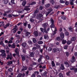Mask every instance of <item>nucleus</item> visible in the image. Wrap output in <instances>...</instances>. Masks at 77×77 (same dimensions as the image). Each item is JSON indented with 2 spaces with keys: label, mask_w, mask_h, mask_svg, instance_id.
<instances>
[{
  "label": "nucleus",
  "mask_w": 77,
  "mask_h": 77,
  "mask_svg": "<svg viewBox=\"0 0 77 77\" xmlns=\"http://www.w3.org/2000/svg\"><path fill=\"white\" fill-rule=\"evenodd\" d=\"M51 24L50 25L51 28H54L55 27V25H54V20L52 18H51Z\"/></svg>",
  "instance_id": "nucleus-1"
},
{
  "label": "nucleus",
  "mask_w": 77,
  "mask_h": 77,
  "mask_svg": "<svg viewBox=\"0 0 77 77\" xmlns=\"http://www.w3.org/2000/svg\"><path fill=\"white\" fill-rule=\"evenodd\" d=\"M12 55L11 53H10V55L9 54H8L7 55V57L6 58V59L7 60H9V59L10 60H12Z\"/></svg>",
  "instance_id": "nucleus-2"
},
{
  "label": "nucleus",
  "mask_w": 77,
  "mask_h": 77,
  "mask_svg": "<svg viewBox=\"0 0 77 77\" xmlns=\"http://www.w3.org/2000/svg\"><path fill=\"white\" fill-rule=\"evenodd\" d=\"M42 17V14H39L37 15L36 18L37 19L40 20V19H41V18Z\"/></svg>",
  "instance_id": "nucleus-3"
},
{
  "label": "nucleus",
  "mask_w": 77,
  "mask_h": 77,
  "mask_svg": "<svg viewBox=\"0 0 77 77\" xmlns=\"http://www.w3.org/2000/svg\"><path fill=\"white\" fill-rule=\"evenodd\" d=\"M25 76V74L24 73H23L22 74V73H20L17 75V77H23Z\"/></svg>",
  "instance_id": "nucleus-4"
},
{
  "label": "nucleus",
  "mask_w": 77,
  "mask_h": 77,
  "mask_svg": "<svg viewBox=\"0 0 77 77\" xmlns=\"http://www.w3.org/2000/svg\"><path fill=\"white\" fill-rule=\"evenodd\" d=\"M43 57V56H42V55H40V58L38 59V63H40V62H41V61H42V58Z\"/></svg>",
  "instance_id": "nucleus-5"
},
{
  "label": "nucleus",
  "mask_w": 77,
  "mask_h": 77,
  "mask_svg": "<svg viewBox=\"0 0 77 77\" xmlns=\"http://www.w3.org/2000/svg\"><path fill=\"white\" fill-rule=\"evenodd\" d=\"M47 26H48V23H45L42 25V27H44V29H46Z\"/></svg>",
  "instance_id": "nucleus-6"
},
{
  "label": "nucleus",
  "mask_w": 77,
  "mask_h": 77,
  "mask_svg": "<svg viewBox=\"0 0 77 77\" xmlns=\"http://www.w3.org/2000/svg\"><path fill=\"white\" fill-rule=\"evenodd\" d=\"M64 63L66 65V66L67 68L70 67L71 66L70 65V64H69V63H68V62H64Z\"/></svg>",
  "instance_id": "nucleus-7"
},
{
  "label": "nucleus",
  "mask_w": 77,
  "mask_h": 77,
  "mask_svg": "<svg viewBox=\"0 0 77 77\" xmlns=\"http://www.w3.org/2000/svg\"><path fill=\"white\" fill-rule=\"evenodd\" d=\"M21 45L23 48H25L26 46L27 45V43L26 42H23L22 44Z\"/></svg>",
  "instance_id": "nucleus-8"
},
{
  "label": "nucleus",
  "mask_w": 77,
  "mask_h": 77,
  "mask_svg": "<svg viewBox=\"0 0 77 77\" xmlns=\"http://www.w3.org/2000/svg\"><path fill=\"white\" fill-rule=\"evenodd\" d=\"M13 63V61H10L9 62H8L7 64L8 66H10V65H12Z\"/></svg>",
  "instance_id": "nucleus-9"
},
{
  "label": "nucleus",
  "mask_w": 77,
  "mask_h": 77,
  "mask_svg": "<svg viewBox=\"0 0 77 77\" xmlns=\"http://www.w3.org/2000/svg\"><path fill=\"white\" fill-rule=\"evenodd\" d=\"M75 1V0H70V4L71 5H73L74 6V3H73Z\"/></svg>",
  "instance_id": "nucleus-10"
},
{
  "label": "nucleus",
  "mask_w": 77,
  "mask_h": 77,
  "mask_svg": "<svg viewBox=\"0 0 77 77\" xmlns=\"http://www.w3.org/2000/svg\"><path fill=\"white\" fill-rule=\"evenodd\" d=\"M60 69H62V70H64V69H65V67H64V65H63V64H61Z\"/></svg>",
  "instance_id": "nucleus-11"
},
{
  "label": "nucleus",
  "mask_w": 77,
  "mask_h": 77,
  "mask_svg": "<svg viewBox=\"0 0 77 77\" xmlns=\"http://www.w3.org/2000/svg\"><path fill=\"white\" fill-rule=\"evenodd\" d=\"M34 35L35 36L37 37L38 36V32L37 31H35L34 32Z\"/></svg>",
  "instance_id": "nucleus-12"
},
{
  "label": "nucleus",
  "mask_w": 77,
  "mask_h": 77,
  "mask_svg": "<svg viewBox=\"0 0 77 77\" xmlns=\"http://www.w3.org/2000/svg\"><path fill=\"white\" fill-rule=\"evenodd\" d=\"M75 60V57L74 56L72 57V59L71 60V62L73 63L74 62Z\"/></svg>",
  "instance_id": "nucleus-13"
},
{
  "label": "nucleus",
  "mask_w": 77,
  "mask_h": 77,
  "mask_svg": "<svg viewBox=\"0 0 77 77\" xmlns=\"http://www.w3.org/2000/svg\"><path fill=\"white\" fill-rule=\"evenodd\" d=\"M76 40V37H73L71 38V41L72 42L75 41Z\"/></svg>",
  "instance_id": "nucleus-14"
},
{
  "label": "nucleus",
  "mask_w": 77,
  "mask_h": 77,
  "mask_svg": "<svg viewBox=\"0 0 77 77\" xmlns=\"http://www.w3.org/2000/svg\"><path fill=\"white\" fill-rule=\"evenodd\" d=\"M21 57H22V60L24 61L26 60V57L23 55H21Z\"/></svg>",
  "instance_id": "nucleus-15"
},
{
  "label": "nucleus",
  "mask_w": 77,
  "mask_h": 77,
  "mask_svg": "<svg viewBox=\"0 0 77 77\" xmlns=\"http://www.w3.org/2000/svg\"><path fill=\"white\" fill-rule=\"evenodd\" d=\"M60 36L61 37V38H64L65 35H64V34L62 32L60 33Z\"/></svg>",
  "instance_id": "nucleus-16"
},
{
  "label": "nucleus",
  "mask_w": 77,
  "mask_h": 77,
  "mask_svg": "<svg viewBox=\"0 0 77 77\" xmlns=\"http://www.w3.org/2000/svg\"><path fill=\"white\" fill-rule=\"evenodd\" d=\"M55 30L53 32V35H54L55 34H56V32L57 31V28L56 27L55 28Z\"/></svg>",
  "instance_id": "nucleus-17"
},
{
  "label": "nucleus",
  "mask_w": 77,
  "mask_h": 77,
  "mask_svg": "<svg viewBox=\"0 0 77 77\" xmlns=\"http://www.w3.org/2000/svg\"><path fill=\"white\" fill-rule=\"evenodd\" d=\"M28 44L29 45H32V42L31 40H29L28 41Z\"/></svg>",
  "instance_id": "nucleus-18"
},
{
  "label": "nucleus",
  "mask_w": 77,
  "mask_h": 77,
  "mask_svg": "<svg viewBox=\"0 0 77 77\" xmlns=\"http://www.w3.org/2000/svg\"><path fill=\"white\" fill-rule=\"evenodd\" d=\"M15 47H16V46H15V43H14L11 45V48H15Z\"/></svg>",
  "instance_id": "nucleus-19"
},
{
  "label": "nucleus",
  "mask_w": 77,
  "mask_h": 77,
  "mask_svg": "<svg viewBox=\"0 0 77 77\" xmlns=\"http://www.w3.org/2000/svg\"><path fill=\"white\" fill-rule=\"evenodd\" d=\"M48 12L49 13V14H50L53 11V9L51 8H49L48 9Z\"/></svg>",
  "instance_id": "nucleus-20"
},
{
  "label": "nucleus",
  "mask_w": 77,
  "mask_h": 77,
  "mask_svg": "<svg viewBox=\"0 0 77 77\" xmlns=\"http://www.w3.org/2000/svg\"><path fill=\"white\" fill-rule=\"evenodd\" d=\"M26 1H24L22 3V5L23 6H25L26 4Z\"/></svg>",
  "instance_id": "nucleus-21"
},
{
  "label": "nucleus",
  "mask_w": 77,
  "mask_h": 77,
  "mask_svg": "<svg viewBox=\"0 0 77 77\" xmlns=\"http://www.w3.org/2000/svg\"><path fill=\"white\" fill-rule=\"evenodd\" d=\"M30 33H31L30 32H27L26 33V34H25L26 36H28L29 35H30Z\"/></svg>",
  "instance_id": "nucleus-22"
},
{
  "label": "nucleus",
  "mask_w": 77,
  "mask_h": 77,
  "mask_svg": "<svg viewBox=\"0 0 77 77\" xmlns=\"http://www.w3.org/2000/svg\"><path fill=\"white\" fill-rule=\"evenodd\" d=\"M29 56H30V57H34V54H33V53L31 52L30 53Z\"/></svg>",
  "instance_id": "nucleus-23"
},
{
  "label": "nucleus",
  "mask_w": 77,
  "mask_h": 77,
  "mask_svg": "<svg viewBox=\"0 0 77 77\" xmlns=\"http://www.w3.org/2000/svg\"><path fill=\"white\" fill-rule=\"evenodd\" d=\"M66 43V40H63L62 41V44H65Z\"/></svg>",
  "instance_id": "nucleus-24"
},
{
  "label": "nucleus",
  "mask_w": 77,
  "mask_h": 77,
  "mask_svg": "<svg viewBox=\"0 0 77 77\" xmlns=\"http://www.w3.org/2000/svg\"><path fill=\"white\" fill-rule=\"evenodd\" d=\"M72 43V41H71L68 40L67 42V44L68 45H69Z\"/></svg>",
  "instance_id": "nucleus-25"
},
{
  "label": "nucleus",
  "mask_w": 77,
  "mask_h": 77,
  "mask_svg": "<svg viewBox=\"0 0 77 77\" xmlns=\"http://www.w3.org/2000/svg\"><path fill=\"white\" fill-rule=\"evenodd\" d=\"M53 53H56L57 52V50L55 48H53Z\"/></svg>",
  "instance_id": "nucleus-26"
},
{
  "label": "nucleus",
  "mask_w": 77,
  "mask_h": 77,
  "mask_svg": "<svg viewBox=\"0 0 77 77\" xmlns=\"http://www.w3.org/2000/svg\"><path fill=\"white\" fill-rule=\"evenodd\" d=\"M37 41L36 40V39H35V38H33L32 39V42L34 43H36V42Z\"/></svg>",
  "instance_id": "nucleus-27"
},
{
  "label": "nucleus",
  "mask_w": 77,
  "mask_h": 77,
  "mask_svg": "<svg viewBox=\"0 0 77 77\" xmlns=\"http://www.w3.org/2000/svg\"><path fill=\"white\" fill-rule=\"evenodd\" d=\"M62 19L63 20H66V17L65 16H62L61 17Z\"/></svg>",
  "instance_id": "nucleus-28"
},
{
  "label": "nucleus",
  "mask_w": 77,
  "mask_h": 77,
  "mask_svg": "<svg viewBox=\"0 0 77 77\" xmlns=\"http://www.w3.org/2000/svg\"><path fill=\"white\" fill-rule=\"evenodd\" d=\"M2 47H5V45L4 44V43L3 44V41H1L0 42V45H2Z\"/></svg>",
  "instance_id": "nucleus-29"
},
{
  "label": "nucleus",
  "mask_w": 77,
  "mask_h": 77,
  "mask_svg": "<svg viewBox=\"0 0 77 77\" xmlns=\"http://www.w3.org/2000/svg\"><path fill=\"white\" fill-rule=\"evenodd\" d=\"M60 7V5H56L54 6V8L55 9H58Z\"/></svg>",
  "instance_id": "nucleus-30"
},
{
  "label": "nucleus",
  "mask_w": 77,
  "mask_h": 77,
  "mask_svg": "<svg viewBox=\"0 0 77 77\" xmlns=\"http://www.w3.org/2000/svg\"><path fill=\"white\" fill-rule=\"evenodd\" d=\"M29 21H30V22H31V23H33V22H34L35 20L32 19V18H31L29 20Z\"/></svg>",
  "instance_id": "nucleus-31"
},
{
  "label": "nucleus",
  "mask_w": 77,
  "mask_h": 77,
  "mask_svg": "<svg viewBox=\"0 0 77 77\" xmlns=\"http://www.w3.org/2000/svg\"><path fill=\"white\" fill-rule=\"evenodd\" d=\"M36 3L35 2H33L31 3V5H36Z\"/></svg>",
  "instance_id": "nucleus-32"
},
{
  "label": "nucleus",
  "mask_w": 77,
  "mask_h": 77,
  "mask_svg": "<svg viewBox=\"0 0 77 77\" xmlns=\"http://www.w3.org/2000/svg\"><path fill=\"white\" fill-rule=\"evenodd\" d=\"M40 29L42 32H43V33H44V30H45V29H43L42 28H40Z\"/></svg>",
  "instance_id": "nucleus-33"
},
{
  "label": "nucleus",
  "mask_w": 77,
  "mask_h": 77,
  "mask_svg": "<svg viewBox=\"0 0 77 77\" xmlns=\"http://www.w3.org/2000/svg\"><path fill=\"white\" fill-rule=\"evenodd\" d=\"M75 68V67H73V66H72L70 68V69L71 71H74V70Z\"/></svg>",
  "instance_id": "nucleus-34"
},
{
  "label": "nucleus",
  "mask_w": 77,
  "mask_h": 77,
  "mask_svg": "<svg viewBox=\"0 0 77 77\" xmlns=\"http://www.w3.org/2000/svg\"><path fill=\"white\" fill-rule=\"evenodd\" d=\"M8 2H9V1H8V0H4L5 4H7V3H8Z\"/></svg>",
  "instance_id": "nucleus-35"
},
{
  "label": "nucleus",
  "mask_w": 77,
  "mask_h": 77,
  "mask_svg": "<svg viewBox=\"0 0 77 77\" xmlns=\"http://www.w3.org/2000/svg\"><path fill=\"white\" fill-rule=\"evenodd\" d=\"M43 42L42 41H39L38 42V44H43Z\"/></svg>",
  "instance_id": "nucleus-36"
},
{
  "label": "nucleus",
  "mask_w": 77,
  "mask_h": 77,
  "mask_svg": "<svg viewBox=\"0 0 77 77\" xmlns=\"http://www.w3.org/2000/svg\"><path fill=\"white\" fill-rule=\"evenodd\" d=\"M0 52L2 53H5V51L4 50H2L1 51L0 50Z\"/></svg>",
  "instance_id": "nucleus-37"
},
{
  "label": "nucleus",
  "mask_w": 77,
  "mask_h": 77,
  "mask_svg": "<svg viewBox=\"0 0 77 77\" xmlns=\"http://www.w3.org/2000/svg\"><path fill=\"white\" fill-rule=\"evenodd\" d=\"M59 77H63V74L61 73H60L59 74Z\"/></svg>",
  "instance_id": "nucleus-38"
},
{
  "label": "nucleus",
  "mask_w": 77,
  "mask_h": 77,
  "mask_svg": "<svg viewBox=\"0 0 77 77\" xmlns=\"http://www.w3.org/2000/svg\"><path fill=\"white\" fill-rule=\"evenodd\" d=\"M69 32H65V35H66V36H68V35H69Z\"/></svg>",
  "instance_id": "nucleus-39"
},
{
  "label": "nucleus",
  "mask_w": 77,
  "mask_h": 77,
  "mask_svg": "<svg viewBox=\"0 0 77 77\" xmlns=\"http://www.w3.org/2000/svg\"><path fill=\"white\" fill-rule=\"evenodd\" d=\"M52 50V48L49 47L48 49V51H51Z\"/></svg>",
  "instance_id": "nucleus-40"
},
{
  "label": "nucleus",
  "mask_w": 77,
  "mask_h": 77,
  "mask_svg": "<svg viewBox=\"0 0 77 77\" xmlns=\"http://www.w3.org/2000/svg\"><path fill=\"white\" fill-rule=\"evenodd\" d=\"M45 7H46V8H48L50 6V4H46L45 5Z\"/></svg>",
  "instance_id": "nucleus-41"
},
{
  "label": "nucleus",
  "mask_w": 77,
  "mask_h": 77,
  "mask_svg": "<svg viewBox=\"0 0 77 77\" xmlns=\"http://www.w3.org/2000/svg\"><path fill=\"white\" fill-rule=\"evenodd\" d=\"M70 72H71L69 71L68 72H67L66 73V75H68V76H69V74H70Z\"/></svg>",
  "instance_id": "nucleus-42"
},
{
  "label": "nucleus",
  "mask_w": 77,
  "mask_h": 77,
  "mask_svg": "<svg viewBox=\"0 0 77 77\" xmlns=\"http://www.w3.org/2000/svg\"><path fill=\"white\" fill-rule=\"evenodd\" d=\"M56 39L57 41H60V37H57Z\"/></svg>",
  "instance_id": "nucleus-43"
},
{
  "label": "nucleus",
  "mask_w": 77,
  "mask_h": 77,
  "mask_svg": "<svg viewBox=\"0 0 77 77\" xmlns=\"http://www.w3.org/2000/svg\"><path fill=\"white\" fill-rule=\"evenodd\" d=\"M1 56H6V54L5 53H2V54H1Z\"/></svg>",
  "instance_id": "nucleus-44"
},
{
  "label": "nucleus",
  "mask_w": 77,
  "mask_h": 77,
  "mask_svg": "<svg viewBox=\"0 0 77 77\" xmlns=\"http://www.w3.org/2000/svg\"><path fill=\"white\" fill-rule=\"evenodd\" d=\"M44 8L43 6H40L39 7V9L40 10H41V11H42V9Z\"/></svg>",
  "instance_id": "nucleus-45"
},
{
  "label": "nucleus",
  "mask_w": 77,
  "mask_h": 77,
  "mask_svg": "<svg viewBox=\"0 0 77 77\" xmlns=\"http://www.w3.org/2000/svg\"><path fill=\"white\" fill-rule=\"evenodd\" d=\"M27 68L26 67H23V69H22V71L23 70H27Z\"/></svg>",
  "instance_id": "nucleus-46"
},
{
  "label": "nucleus",
  "mask_w": 77,
  "mask_h": 77,
  "mask_svg": "<svg viewBox=\"0 0 77 77\" xmlns=\"http://www.w3.org/2000/svg\"><path fill=\"white\" fill-rule=\"evenodd\" d=\"M14 2H15V0H11V2L12 4H15Z\"/></svg>",
  "instance_id": "nucleus-47"
},
{
  "label": "nucleus",
  "mask_w": 77,
  "mask_h": 77,
  "mask_svg": "<svg viewBox=\"0 0 77 77\" xmlns=\"http://www.w3.org/2000/svg\"><path fill=\"white\" fill-rule=\"evenodd\" d=\"M47 72H45L43 73V75L45 77H47Z\"/></svg>",
  "instance_id": "nucleus-48"
},
{
  "label": "nucleus",
  "mask_w": 77,
  "mask_h": 77,
  "mask_svg": "<svg viewBox=\"0 0 77 77\" xmlns=\"http://www.w3.org/2000/svg\"><path fill=\"white\" fill-rule=\"evenodd\" d=\"M13 70L12 68H10L8 69V71H9V72H12Z\"/></svg>",
  "instance_id": "nucleus-49"
},
{
  "label": "nucleus",
  "mask_w": 77,
  "mask_h": 77,
  "mask_svg": "<svg viewBox=\"0 0 77 77\" xmlns=\"http://www.w3.org/2000/svg\"><path fill=\"white\" fill-rule=\"evenodd\" d=\"M51 64L53 66H55V64H54V61H52Z\"/></svg>",
  "instance_id": "nucleus-50"
},
{
  "label": "nucleus",
  "mask_w": 77,
  "mask_h": 77,
  "mask_svg": "<svg viewBox=\"0 0 77 77\" xmlns=\"http://www.w3.org/2000/svg\"><path fill=\"white\" fill-rule=\"evenodd\" d=\"M66 55L67 57H68V56H69V52H66Z\"/></svg>",
  "instance_id": "nucleus-51"
},
{
  "label": "nucleus",
  "mask_w": 77,
  "mask_h": 77,
  "mask_svg": "<svg viewBox=\"0 0 77 77\" xmlns=\"http://www.w3.org/2000/svg\"><path fill=\"white\" fill-rule=\"evenodd\" d=\"M17 30H18V29L17 28L16 29H15V30H14L13 32V33H16V32H17Z\"/></svg>",
  "instance_id": "nucleus-52"
},
{
  "label": "nucleus",
  "mask_w": 77,
  "mask_h": 77,
  "mask_svg": "<svg viewBox=\"0 0 77 77\" xmlns=\"http://www.w3.org/2000/svg\"><path fill=\"white\" fill-rule=\"evenodd\" d=\"M25 10L26 11H30V8H25Z\"/></svg>",
  "instance_id": "nucleus-53"
},
{
  "label": "nucleus",
  "mask_w": 77,
  "mask_h": 77,
  "mask_svg": "<svg viewBox=\"0 0 77 77\" xmlns=\"http://www.w3.org/2000/svg\"><path fill=\"white\" fill-rule=\"evenodd\" d=\"M60 3H65V1L63 0H60Z\"/></svg>",
  "instance_id": "nucleus-54"
},
{
  "label": "nucleus",
  "mask_w": 77,
  "mask_h": 77,
  "mask_svg": "<svg viewBox=\"0 0 77 77\" xmlns=\"http://www.w3.org/2000/svg\"><path fill=\"white\" fill-rule=\"evenodd\" d=\"M8 17L9 18H11V17H12V15L11 14H9L8 15Z\"/></svg>",
  "instance_id": "nucleus-55"
},
{
  "label": "nucleus",
  "mask_w": 77,
  "mask_h": 77,
  "mask_svg": "<svg viewBox=\"0 0 77 77\" xmlns=\"http://www.w3.org/2000/svg\"><path fill=\"white\" fill-rule=\"evenodd\" d=\"M51 3L52 4V5H54V1L53 0H51Z\"/></svg>",
  "instance_id": "nucleus-56"
},
{
  "label": "nucleus",
  "mask_w": 77,
  "mask_h": 77,
  "mask_svg": "<svg viewBox=\"0 0 77 77\" xmlns=\"http://www.w3.org/2000/svg\"><path fill=\"white\" fill-rule=\"evenodd\" d=\"M74 72L75 73L77 72V68H75V69H74Z\"/></svg>",
  "instance_id": "nucleus-57"
},
{
  "label": "nucleus",
  "mask_w": 77,
  "mask_h": 77,
  "mask_svg": "<svg viewBox=\"0 0 77 77\" xmlns=\"http://www.w3.org/2000/svg\"><path fill=\"white\" fill-rule=\"evenodd\" d=\"M48 38V36H47L46 35H44V38L45 39H47V38Z\"/></svg>",
  "instance_id": "nucleus-58"
},
{
  "label": "nucleus",
  "mask_w": 77,
  "mask_h": 77,
  "mask_svg": "<svg viewBox=\"0 0 77 77\" xmlns=\"http://www.w3.org/2000/svg\"><path fill=\"white\" fill-rule=\"evenodd\" d=\"M32 50L33 51H35V50H36V47H34L32 48Z\"/></svg>",
  "instance_id": "nucleus-59"
},
{
  "label": "nucleus",
  "mask_w": 77,
  "mask_h": 77,
  "mask_svg": "<svg viewBox=\"0 0 77 77\" xmlns=\"http://www.w3.org/2000/svg\"><path fill=\"white\" fill-rule=\"evenodd\" d=\"M23 52L24 53H26V50L25 49H23Z\"/></svg>",
  "instance_id": "nucleus-60"
},
{
  "label": "nucleus",
  "mask_w": 77,
  "mask_h": 77,
  "mask_svg": "<svg viewBox=\"0 0 77 77\" xmlns=\"http://www.w3.org/2000/svg\"><path fill=\"white\" fill-rule=\"evenodd\" d=\"M27 21H26V23L23 24V26H27Z\"/></svg>",
  "instance_id": "nucleus-61"
},
{
  "label": "nucleus",
  "mask_w": 77,
  "mask_h": 77,
  "mask_svg": "<svg viewBox=\"0 0 77 77\" xmlns=\"http://www.w3.org/2000/svg\"><path fill=\"white\" fill-rule=\"evenodd\" d=\"M12 16L14 17H17L18 16V15L15 14H12Z\"/></svg>",
  "instance_id": "nucleus-62"
},
{
  "label": "nucleus",
  "mask_w": 77,
  "mask_h": 77,
  "mask_svg": "<svg viewBox=\"0 0 77 77\" xmlns=\"http://www.w3.org/2000/svg\"><path fill=\"white\" fill-rule=\"evenodd\" d=\"M65 5H69V2L68 1H66L65 3Z\"/></svg>",
  "instance_id": "nucleus-63"
},
{
  "label": "nucleus",
  "mask_w": 77,
  "mask_h": 77,
  "mask_svg": "<svg viewBox=\"0 0 77 77\" xmlns=\"http://www.w3.org/2000/svg\"><path fill=\"white\" fill-rule=\"evenodd\" d=\"M36 75L35 73L32 74V75H31V77H35Z\"/></svg>",
  "instance_id": "nucleus-64"
}]
</instances>
